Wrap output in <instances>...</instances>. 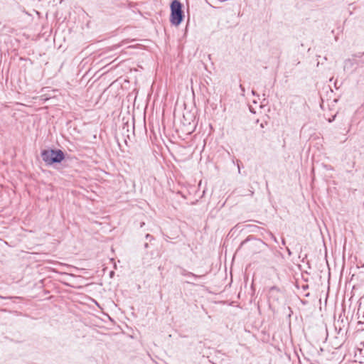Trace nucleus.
Returning <instances> with one entry per match:
<instances>
[{
  "mask_svg": "<svg viewBox=\"0 0 364 364\" xmlns=\"http://www.w3.org/2000/svg\"><path fill=\"white\" fill-rule=\"evenodd\" d=\"M41 156L43 160L48 164L59 163L64 159V154L60 150L48 149L44 150Z\"/></svg>",
  "mask_w": 364,
  "mask_h": 364,
  "instance_id": "obj_1",
  "label": "nucleus"
},
{
  "mask_svg": "<svg viewBox=\"0 0 364 364\" xmlns=\"http://www.w3.org/2000/svg\"><path fill=\"white\" fill-rule=\"evenodd\" d=\"M171 23L175 26H178L183 20L182 5L177 1L174 0L171 4Z\"/></svg>",
  "mask_w": 364,
  "mask_h": 364,
  "instance_id": "obj_2",
  "label": "nucleus"
}]
</instances>
